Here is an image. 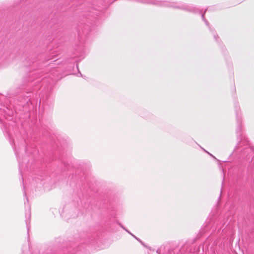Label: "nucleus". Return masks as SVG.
Returning <instances> with one entry per match:
<instances>
[{"label": "nucleus", "mask_w": 254, "mask_h": 254, "mask_svg": "<svg viewBox=\"0 0 254 254\" xmlns=\"http://www.w3.org/2000/svg\"><path fill=\"white\" fill-rule=\"evenodd\" d=\"M142 1L143 2H149L148 1L146 0H143V1Z\"/></svg>", "instance_id": "obj_1"}]
</instances>
